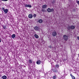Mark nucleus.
Instances as JSON below:
<instances>
[{
  "instance_id": "f257e3e1",
  "label": "nucleus",
  "mask_w": 79,
  "mask_h": 79,
  "mask_svg": "<svg viewBox=\"0 0 79 79\" xmlns=\"http://www.w3.org/2000/svg\"><path fill=\"white\" fill-rule=\"evenodd\" d=\"M75 29V26L73 25H71L70 27L69 26H68V30H70V29Z\"/></svg>"
},
{
  "instance_id": "f03ea898",
  "label": "nucleus",
  "mask_w": 79,
  "mask_h": 79,
  "mask_svg": "<svg viewBox=\"0 0 79 79\" xmlns=\"http://www.w3.org/2000/svg\"><path fill=\"white\" fill-rule=\"evenodd\" d=\"M63 37L64 40L65 41H67V40H68V36L66 35H64Z\"/></svg>"
},
{
  "instance_id": "7ed1b4c3",
  "label": "nucleus",
  "mask_w": 79,
  "mask_h": 79,
  "mask_svg": "<svg viewBox=\"0 0 79 79\" xmlns=\"http://www.w3.org/2000/svg\"><path fill=\"white\" fill-rule=\"evenodd\" d=\"M34 28V29H35V31H40V28H39L37 26L35 27Z\"/></svg>"
},
{
  "instance_id": "20e7f679",
  "label": "nucleus",
  "mask_w": 79,
  "mask_h": 79,
  "mask_svg": "<svg viewBox=\"0 0 79 79\" xmlns=\"http://www.w3.org/2000/svg\"><path fill=\"white\" fill-rule=\"evenodd\" d=\"M47 11H48L49 12H52L54 11V9H53V8L51 9L50 8H48L47 9Z\"/></svg>"
},
{
  "instance_id": "39448f33",
  "label": "nucleus",
  "mask_w": 79,
  "mask_h": 79,
  "mask_svg": "<svg viewBox=\"0 0 79 79\" xmlns=\"http://www.w3.org/2000/svg\"><path fill=\"white\" fill-rule=\"evenodd\" d=\"M57 35V33H56V31H53L52 33V36H53L54 37H55L56 35Z\"/></svg>"
},
{
  "instance_id": "423d86ee",
  "label": "nucleus",
  "mask_w": 79,
  "mask_h": 79,
  "mask_svg": "<svg viewBox=\"0 0 79 79\" xmlns=\"http://www.w3.org/2000/svg\"><path fill=\"white\" fill-rule=\"evenodd\" d=\"M25 7H27L31 8L32 6L31 5L29 4H25Z\"/></svg>"
},
{
  "instance_id": "0eeeda50",
  "label": "nucleus",
  "mask_w": 79,
  "mask_h": 79,
  "mask_svg": "<svg viewBox=\"0 0 79 79\" xmlns=\"http://www.w3.org/2000/svg\"><path fill=\"white\" fill-rule=\"evenodd\" d=\"M56 3V1L55 0H53L52 1V5H55Z\"/></svg>"
},
{
  "instance_id": "6e6552de",
  "label": "nucleus",
  "mask_w": 79,
  "mask_h": 79,
  "mask_svg": "<svg viewBox=\"0 0 79 79\" xmlns=\"http://www.w3.org/2000/svg\"><path fill=\"white\" fill-rule=\"evenodd\" d=\"M32 17H33V15H32L31 14H30L29 15H28V18H32Z\"/></svg>"
},
{
  "instance_id": "1a4fd4ad",
  "label": "nucleus",
  "mask_w": 79,
  "mask_h": 79,
  "mask_svg": "<svg viewBox=\"0 0 79 79\" xmlns=\"http://www.w3.org/2000/svg\"><path fill=\"white\" fill-rule=\"evenodd\" d=\"M4 12V13H6H6H8V9H6L4 11H3Z\"/></svg>"
},
{
  "instance_id": "9d476101",
  "label": "nucleus",
  "mask_w": 79,
  "mask_h": 79,
  "mask_svg": "<svg viewBox=\"0 0 79 79\" xmlns=\"http://www.w3.org/2000/svg\"><path fill=\"white\" fill-rule=\"evenodd\" d=\"M70 75V76H71L72 79H76V78H75V77L74 76H73V74H71Z\"/></svg>"
},
{
  "instance_id": "9b49d317",
  "label": "nucleus",
  "mask_w": 79,
  "mask_h": 79,
  "mask_svg": "<svg viewBox=\"0 0 79 79\" xmlns=\"http://www.w3.org/2000/svg\"><path fill=\"white\" fill-rule=\"evenodd\" d=\"M47 6V5L46 4L42 6V8H46Z\"/></svg>"
},
{
  "instance_id": "f8f14e48",
  "label": "nucleus",
  "mask_w": 79,
  "mask_h": 79,
  "mask_svg": "<svg viewBox=\"0 0 79 79\" xmlns=\"http://www.w3.org/2000/svg\"><path fill=\"white\" fill-rule=\"evenodd\" d=\"M52 72H56V71H57L56 69H52Z\"/></svg>"
},
{
  "instance_id": "ddd939ff",
  "label": "nucleus",
  "mask_w": 79,
  "mask_h": 79,
  "mask_svg": "<svg viewBox=\"0 0 79 79\" xmlns=\"http://www.w3.org/2000/svg\"><path fill=\"white\" fill-rule=\"evenodd\" d=\"M28 62L30 64H31V63H32V60L30 59L28 60Z\"/></svg>"
},
{
  "instance_id": "4468645a",
  "label": "nucleus",
  "mask_w": 79,
  "mask_h": 79,
  "mask_svg": "<svg viewBox=\"0 0 79 79\" xmlns=\"http://www.w3.org/2000/svg\"><path fill=\"white\" fill-rule=\"evenodd\" d=\"M34 36L36 39H39V36L35 34L34 35Z\"/></svg>"
},
{
  "instance_id": "2eb2a0df",
  "label": "nucleus",
  "mask_w": 79,
  "mask_h": 79,
  "mask_svg": "<svg viewBox=\"0 0 79 79\" xmlns=\"http://www.w3.org/2000/svg\"><path fill=\"white\" fill-rule=\"evenodd\" d=\"M15 37H16V35L15 34H13L11 36V37L13 39L15 38Z\"/></svg>"
},
{
  "instance_id": "dca6fc26",
  "label": "nucleus",
  "mask_w": 79,
  "mask_h": 79,
  "mask_svg": "<svg viewBox=\"0 0 79 79\" xmlns=\"http://www.w3.org/2000/svg\"><path fill=\"white\" fill-rule=\"evenodd\" d=\"M37 64H40V60H38L37 62H36Z\"/></svg>"
},
{
  "instance_id": "f3484780",
  "label": "nucleus",
  "mask_w": 79,
  "mask_h": 79,
  "mask_svg": "<svg viewBox=\"0 0 79 79\" xmlns=\"http://www.w3.org/2000/svg\"><path fill=\"white\" fill-rule=\"evenodd\" d=\"M2 78L3 79H6V78H7V77H6V76L4 75L2 77Z\"/></svg>"
},
{
  "instance_id": "a211bd4d",
  "label": "nucleus",
  "mask_w": 79,
  "mask_h": 79,
  "mask_svg": "<svg viewBox=\"0 0 79 79\" xmlns=\"http://www.w3.org/2000/svg\"><path fill=\"white\" fill-rule=\"evenodd\" d=\"M38 22L40 23H42V20L41 19H40L38 20Z\"/></svg>"
},
{
  "instance_id": "6ab92c4d",
  "label": "nucleus",
  "mask_w": 79,
  "mask_h": 79,
  "mask_svg": "<svg viewBox=\"0 0 79 79\" xmlns=\"http://www.w3.org/2000/svg\"><path fill=\"white\" fill-rule=\"evenodd\" d=\"M56 68H58V67H59V65L58 64H56Z\"/></svg>"
},
{
  "instance_id": "aec40b11",
  "label": "nucleus",
  "mask_w": 79,
  "mask_h": 79,
  "mask_svg": "<svg viewBox=\"0 0 79 79\" xmlns=\"http://www.w3.org/2000/svg\"><path fill=\"white\" fill-rule=\"evenodd\" d=\"M2 27H3V29H6V27L3 26H2Z\"/></svg>"
},
{
  "instance_id": "412c9836",
  "label": "nucleus",
  "mask_w": 79,
  "mask_h": 79,
  "mask_svg": "<svg viewBox=\"0 0 79 79\" xmlns=\"http://www.w3.org/2000/svg\"><path fill=\"white\" fill-rule=\"evenodd\" d=\"M49 48H53V47H52V46H49Z\"/></svg>"
},
{
  "instance_id": "4be33fe9",
  "label": "nucleus",
  "mask_w": 79,
  "mask_h": 79,
  "mask_svg": "<svg viewBox=\"0 0 79 79\" xmlns=\"http://www.w3.org/2000/svg\"><path fill=\"white\" fill-rule=\"evenodd\" d=\"M56 76H54L53 77V79H56Z\"/></svg>"
},
{
  "instance_id": "5701e85b",
  "label": "nucleus",
  "mask_w": 79,
  "mask_h": 79,
  "mask_svg": "<svg viewBox=\"0 0 79 79\" xmlns=\"http://www.w3.org/2000/svg\"><path fill=\"white\" fill-rule=\"evenodd\" d=\"M2 10H3V11L5 10V8L4 7H2Z\"/></svg>"
},
{
  "instance_id": "b1692460",
  "label": "nucleus",
  "mask_w": 79,
  "mask_h": 79,
  "mask_svg": "<svg viewBox=\"0 0 79 79\" xmlns=\"http://www.w3.org/2000/svg\"><path fill=\"white\" fill-rule=\"evenodd\" d=\"M33 17H34V18H35L36 17V14H34L33 15Z\"/></svg>"
},
{
  "instance_id": "393cba45",
  "label": "nucleus",
  "mask_w": 79,
  "mask_h": 79,
  "mask_svg": "<svg viewBox=\"0 0 79 79\" xmlns=\"http://www.w3.org/2000/svg\"><path fill=\"white\" fill-rule=\"evenodd\" d=\"M2 1H4V2H6V1H8V0H1Z\"/></svg>"
},
{
  "instance_id": "a878e982",
  "label": "nucleus",
  "mask_w": 79,
  "mask_h": 79,
  "mask_svg": "<svg viewBox=\"0 0 79 79\" xmlns=\"http://www.w3.org/2000/svg\"><path fill=\"white\" fill-rule=\"evenodd\" d=\"M77 3L78 4V5H79V1H77Z\"/></svg>"
},
{
  "instance_id": "bb28decb",
  "label": "nucleus",
  "mask_w": 79,
  "mask_h": 79,
  "mask_svg": "<svg viewBox=\"0 0 79 79\" xmlns=\"http://www.w3.org/2000/svg\"><path fill=\"white\" fill-rule=\"evenodd\" d=\"M72 0H69V2H71V1Z\"/></svg>"
},
{
  "instance_id": "cd10ccee",
  "label": "nucleus",
  "mask_w": 79,
  "mask_h": 79,
  "mask_svg": "<svg viewBox=\"0 0 79 79\" xmlns=\"http://www.w3.org/2000/svg\"><path fill=\"white\" fill-rule=\"evenodd\" d=\"M0 42H1V40L0 39Z\"/></svg>"
},
{
  "instance_id": "c85d7f7f",
  "label": "nucleus",
  "mask_w": 79,
  "mask_h": 79,
  "mask_svg": "<svg viewBox=\"0 0 79 79\" xmlns=\"http://www.w3.org/2000/svg\"><path fill=\"white\" fill-rule=\"evenodd\" d=\"M42 11H44V10H42Z\"/></svg>"
},
{
  "instance_id": "c756f323",
  "label": "nucleus",
  "mask_w": 79,
  "mask_h": 79,
  "mask_svg": "<svg viewBox=\"0 0 79 79\" xmlns=\"http://www.w3.org/2000/svg\"><path fill=\"white\" fill-rule=\"evenodd\" d=\"M23 66H24V65H23Z\"/></svg>"
}]
</instances>
